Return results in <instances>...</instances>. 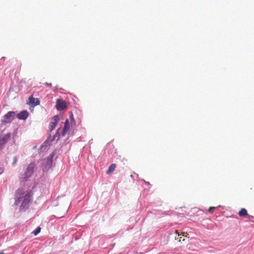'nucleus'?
<instances>
[{
  "mask_svg": "<svg viewBox=\"0 0 254 254\" xmlns=\"http://www.w3.org/2000/svg\"><path fill=\"white\" fill-rule=\"evenodd\" d=\"M15 115V113L13 111L8 112L7 114H6L4 116V120L3 122L6 123L11 122L14 118Z\"/></svg>",
  "mask_w": 254,
  "mask_h": 254,
  "instance_id": "obj_4",
  "label": "nucleus"
},
{
  "mask_svg": "<svg viewBox=\"0 0 254 254\" xmlns=\"http://www.w3.org/2000/svg\"><path fill=\"white\" fill-rule=\"evenodd\" d=\"M70 129L69 123L68 119H66L62 132V136H64L68 133Z\"/></svg>",
  "mask_w": 254,
  "mask_h": 254,
  "instance_id": "obj_6",
  "label": "nucleus"
},
{
  "mask_svg": "<svg viewBox=\"0 0 254 254\" xmlns=\"http://www.w3.org/2000/svg\"><path fill=\"white\" fill-rule=\"evenodd\" d=\"M215 208V207H210L209 209H208V211L210 213H212L213 212V210Z\"/></svg>",
  "mask_w": 254,
  "mask_h": 254,
  "instance_id": "obj_13",
  "label": "nucleus"
},
{
  "mask_svg": "<svg viewBox=\"0 0 254 254\" xmlns=\"http://www.w3.org/2000/svg\"><path fill=\"white\" fill-rule=\"evenodd\" d=\"M28 104L32 105L33 106H35L40 104V101L38 98H34L32 96L29 98Z\"/></svg>",
  "mask_w": 254,
  "mask_h": 254,
  "instance_id": "obj_8",
  "label": "nucleus"
},
{
  "mask_svg": "<svg viewBox=\"0 0 254 254\" xmlns=\"http://www.w3.org/2000/svg\"><path fill=\"white\" fill-rule=\"evenodd\" d=\"M3 168L1 167H0V175L1 174H2V173L3 172Z\"/></svg>",
  "mask_w": 254,
  "mask_h": 254,
  "instance_id": "obj_16",
  "label": "nucleus"
},
{
  "mask_svg": "<svg viewBox=\"0 0 254 254\" xmlns=\"http://www.w3.org/2000/svg\"><path fill=\"white\" fill-rule=\"evenodd\" d=\"M0 254H4L3 253H0Z\"/></svg>",
  "mask_w": 254,
  "mask_h": 254,
  "instance_id": "obj_18",
  "label": "nucleus"
},
{
  "mask_svg": "<svg viewBox=\"0 0 254 254\" xmlns=\"http://www.w3.org/2000/svg\"><path fill=\"white\" fill-rule=\"evenodd\" d=\"M16 162H17V158L16 156H14L13 159L12 165L15 164Z\"/></svg>",
  "mask_w": 254,
  "mask_h": 254,
  "instance_id": "obj_14",
  "label": "nucleus"
},
{
  "mask_svg": "<svg viewBox=\"0 0 254 254\" xmlns=\"http://www.w3.org/2000/svg\"><path fill=\"white\" fill-rule=\"evenodd\" d=\"M34 167V164L30 163V164H29L26 168V170L24 173V176L22 177L21 178L26 180L29 178L33 174Z\"/></svg>",
  "mask_w": 254,
  "mask_h": 254,
  "instance_id": "obj_2",
  "label": "nucleus"
},
{
  "mask_svg": "<svg viewBox=\"0 0 254 254\" xmlns=\"http://www.w3.org/2000/svg\"><path fill=\"white\" fill-rule=\"evenodd\" d=\"M175 233L176 234V235H177V237H175V240H178L179 241L180 238H179V237L180 235V234H179L177 230H175Z\"/></svg>",
  "mask_w": 254,
  "mask_h": 254,
  "instance_id": "obj_12",
  "label": "nucleus"
},
{
  "mask_svg": "<svg viewBox=\"0 0 254 254\" xmlns=\"http://www.w3.org/2000/svg\"><path fill=\"white\" fill-rule=\"evenodd\" d=\"M45 85H47V86H50V87H51V86H52V83H47V82L45 83Z\"/></svg>",
  "mask_w": 254,
  "mask_h": 254,
  "instance_id": "obj_15",
  "label": "nucleus"
},
{
  "mask_svg": "<svg viewBox=\"0 0 254 254\" xmlns=\"http://www.w3.org/2000/svg\"><path fill=\"white\" fill-rule=\"evenodd\" d=\"M59 117L58 115L53 117L49 124V130L50 131L53 130L59 121Z\"/></svg>",
  "mask_w": 254,
  "mask_h": 254,
  "instance_id": "obj_3",
  "label": "nucleus"
},
{
  "mask_svg": "<svg viewBox=\"0 0 254 254\" xmlns=\"http://www.w3.org/2000/svg\"><path fill=\"white\" fill-rule=\"evenodd\" d=\"M238 215L242 217L247 216V210L245 208H241L238 212Z\"/></svg>",
  "mask_w": 254,
  "mask_h": 254,
  "instance_id": "obj_9",
  "label": "nucleus"
},
{
  "mask_svg": "<svg viewBox=\"0 0 254 254\" xmlns=\"http://www.w3.org/2000/svg\"><path fill=\"white\" fill-rule=\"evenodd\" d=\"M182 241H185V239H182V237H180L179 241L181 242Z\"/></svg>",
  "mask_w": 254,
  "mask_h": 254,
  "instance_id": "obj_17",
  "label": "nucleus"
},
{
  "mask_svg": "<svg viewBox=\"0 0 254 254\" xmlns=\"http://www.w3.org/2000/svg\"><path fill=\"white\" fill-rule=\"evenodd\" d=\"M29 116V113L27 111H23L16 115L17 118L19 120H26Z\"/></svg>",
  "mask_w": 254,
  "mask_h": 254,
  "instance_id": "obj_7",
  "label": "nucleus"
},
{
  "mask_svg": "<svg viewBox=\"0 0 254 254\" xmlns=\"http://www.w3.org/2000/svg\"><path fill=\"white\" fill-rule=\"evenodd\" d=\"M59 130H60V128H58L57 132H58Z\"/></svg>",
  "mask_w": 254,
  "mask_h": 254,
  "instance_id": "obj_19",
  "label": "nucleus"
},
{
  "mask_svg": "<svg viewBox=\"0 0 254 254\" xmlns=\"http://www.w3.org/2000/svg\"><path fill=\"white\" fill-rule=\"evenodd\" d=\"M24 190L23 189H18L15 192V202L14 204L18 205L22 200L21 205L20 206V210H25L28 207L29 203L31 201L33 193L31 191L27 192L24 195Z\"/></svg>",
  "mask_w": 254,
  "mask_h": 254,
  "instance_id": "obj_1",
  "label": "nucleus"
},
{
  "mask_svg": "<svg viewBox=\"0 0 254 254\" xmlns=\"http://www.w3.org/2000/svg\"><path fill=\"white\" fill-rule=\"evenodd\" d=\"M116 164H111V165L109 166V168H108V170L107 171L106 173H107V174H111V173H112L113 171H114V170H115V168H116Z\"/></svg>",
  "mask_w": 254,
  "mask_h": 254,
  "instance_id": "obj_10",
  "label": "nucleus"
},
{
  "mask_svg": "<svg viewBox=\"0 0 254 254\" xmlns=\"http://www.w3.org/2000/svg\"><path fill=\"white\" fill-rule=\"evenodd\" d=\"M56 108L58 110L61 111L65 109L66 108V105L65 101L58 99L56 102Z\"/></svg>",
  "mask_w": 254,
  "mask_h": 254,
  "instance_id": "obj_5",
  "label": "nucleus"
},
{
  "mask_svg": "<svg viewBox=\"0 0 254 254\" xmlns=\"http://www.w3.org/2000/svg\"><path fill=\"white\" fill-rule=\"evenodd\" d=\"M41 229L40 227H37L34 231H33L32 234L35 236L37 235L40 232Z\"/></svg>",
  "mask_w": 254,
  "mask_h": 254,
  "instance_id": "obj_11",
  "label": "nucleus"
}]
</instances>
